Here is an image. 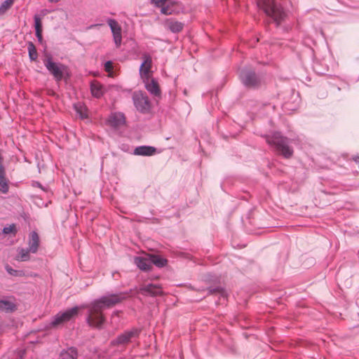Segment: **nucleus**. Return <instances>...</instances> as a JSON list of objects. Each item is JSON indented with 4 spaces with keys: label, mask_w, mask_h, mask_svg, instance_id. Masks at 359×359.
I'll list each match as a JSON object with an SVG mask.
<instances>
[{
    "label": "nucleus",
    "mask_w": 359,
    "mask_h": 359,
    "mask_svg": "<svg viewBox=\"0 0 359 359\" xmlns=\"http://www.w3.org/2000/svg\"><path fill=\"white\" fill-rule=\"evenodd\" d=\"M126 295L123 293L111 294L102 297L91 302L86 308L89 309L88 323L90 326L100 327L104 323L105 318L102 311L109 309L125 299Z\"/></svg>",
    "instance_id": "f257e3e1"
},
{
    "label": "nucleus",
    "mask_w": 359,
    "mask_h": 359,
    "mask_svg": "<svg viewBox=\"0 0 359 359\" xmlns=\"http://www.w3.org/2000/svg\"><path fill=\"white\" fill-rule=\"evenodd\" d=\"M79 308L74 307L64 312L58 313L57 315H55L53 320L51 322V327H56L64 324L65 323L69 321L72 318L77 316Z\"/></svg>",
    "instance_id": "39448f33"
},
{
    "label": "nucleus",
    "mask_w": 359,
    "mask_h": 359,
    "mask_svg": "<svg viewBox=\"0 0 359 359\" xmlns=\"http://www.w3.org/2000/svg\"><path fill=\"white\" fill-rule=\"evenodd\" d=\"M135 263L138 268L143 271L150 270L151 268L150 257L147 256L145 257H137L135 258Z\"/></svg>",
    "instance_id": "f8f14e48"
},
{
    "label": "nucleus",
    "mask_w": 359,
    "mask_h": 359,
    "mask_svg": "<svg viewBox=\"0 0 359 359\" xmlns=\"http://www.w3.org/2000/svg\"><path fill=\"white\" fill-rule=\"evenodd\" d=\"M34 25L36 29V36L38 39L41 41H42V23L41 18L39 15H36L34 16Z\"/></svg>",
    "instance_id": "aec40b11"
},
{
    "label": "nucleus",
    "mask_w": 359,
    "mask_h": 359,
    "mask_svg": "<svg viewBox=\"0 0 359 359\" xmlns=\"http://www.w3.org/2000/svg\"><path fill=\"white\" fill-rule=\"evenodd\" d=\"M107 23L111 30L116 47L119 48L122 41L121 27L114 19H109Z\"/></svg>",
    "instance_id": "0eeeda50"
},
{
    "label": "nucleus",
    "mask_w": 359,
    "mask_h": 359,
    "mask_svg": "<svg viewBox=\"0 0 359 359\" xmlns=\"http://www.w3.org/2000/svg\"><path fill=\"white\" fill-rule=\"evenodd\" d=\"M50 2H58L60 0H48Z\"/></svg>",
    "instance_id": "473e14b6"
},
{
    "label": "nucleus",
    "mask_w": 359,
    "mask_h": 359,
    "mask_svg": "<svg viewBox=\"0 0 359 359\" xmlns=\"http://www.w3.org/2000/svg\"><path fill=\"white\" fill-rule=\"evenodd\" d=\"M165 25L170 29L172 32H180L183 28V24L175 21L172 19H169L165 22Z\"/></svg>",
    "instance_id": "a211bd4d"
},
{
    "label": "nucleus",
    "mask_w": 359,
    "mask_h": 359,
    "mask_svg": "<svg viewBox=\"0 0 359 359\" xmlns=\"http://www.w3.org/2000/svg\"><path fill=\"white\" fill-rule=\"evenodd\" d=\"M14 0H6L0 6V14L5 13L13 4Z\"/></svg>",
    "instance_id": "bb28decb"
},
{
    "label": "nucleus",
    "mask_w": 359,
    "mask_h": 359,
    "mask_svg": "<svg viewBox=\"0 0 359 359\" xmlns=\"http://www.w3.org/2000/svg\"><path fill=\"white\" fill-rule=\"evenodd\" d=\"M140 292L144 295L158 296L162 294V289L160 285L149 284L142 285L140 288Z\"/></svg>",
    "instance_id": "1a4fd4ad"
},
{
    "label": "nucleus",
    "mask_w": 359,
    "mask_h": 359,
    "mask_svg": "<svg viewBox=\"0 0 359 359\" xmlns=\"http://www.w3.org/2000/svg\"><path fill=\"white\" fill-rule=\"evenodd\" d=\"M28 52H29V56L31 60H36L38 57L37 51L36 49L35 46L33 44V43L29 42L28 43Z\"/></svg>",
    "instance_id": "a878e982"
},
{
    "label": "nucleus",
    "mask_w": 359,
    "mask_h": 359,
    "mask_svg": "<svg viewBox=\"0 0 359 359\" xmlns=\"http://www.w3.org/2000/svg\"><path fill=\"white\" fill-rule=\"evenodd\" d=\"M76 357L77 353L76 350L73 348H71L67 351L62 352L60 359H76Z\"/></svg>",
    "instance_id": "5701e85b"
},
{
    "label": "nucleus",
    "mask_w": 359,
    "mask_h": 359,
    "mask_svg": "<svg viewBox=\"0 0 359 359\" xmlns=\"http://www.w3.org/2000/svg\"><path fill=\"white\" fill-rule=\"evenodd\" d=\"M113 69V64L111 61H108L104 64V69L107 72H110Z\"/></svg>",
    "instance_id": "7c9ffc66"
},
{
    "label": "nucleus",
    "mask_w": 359,
    "mask_h": 359,
    "mask_svg": "<svg viewBox=\"0 0 359 359\" xmlns=\"http://www.w3.org/2000/svg\"><path fill=\"white\" fill-rule=\"evenodd\" d=\"M39 246V237L36 232L32 231L29 234V251L32 253H36Z\"/></svg>",
    "instance_id": "ddd939ff"
},
{
    "label": "nucleus",
    "mask_w": 359,
    "mask_h": 359,
    "mask_svg": "<svg viewBox=\"0 0 359 359\" xmlns=\"http://www.w3.org/2000/svg\"><path fill=\"white\" fill-rule=\"evenodd\" d=\"M90 90L92 95L95 97H100L103 94L102 85L97 81L91 83Z\"/></svg>",
    "instance_id": "6ab92c4d"
},
{
    "label": "nucleus",
    "mask_w": 359,
    "mask_h": 359,
    "mask_svg": "<svg viewBox=\"0 0 359 359\" xmlns=\"http://www.w3.org/2000/svg\"><path fill=\"white\" fill-rule=\"evenodd\" d=\"M266 142L276 147L284 157L290 158L293 154V150L288 146L287 139L282 137L278 133L266 137Z\"/></svg>",
    "instance_id": "7ed1b4c3"
},
{
    "label": "nucleus",
    "mask_w": 359,
    "mask_h": 359,
    "mask_svg": "<svg viewBox=\"0 0 359 359\" xmlns=\"http://www.w3.org/2000/svg\"><path fill=\"white\" fill-rule=\"evenodd\" d=\"M137 334L136 330L126 332L116 339V344H124L130 341V339Z\"/></svg>",
    "instance_id": "dca6fc26"
},
{
    "label": "nucleus",
    "mask_w": 359,
    "mask_h": 359,
    "mask_svg": "<svg viewBox=\"0 0 359 359\" xmlns=\"http://www.w3.org/2000/svg\"><path fill=\"white\" fill-rule=\"evenodd\" d=\"M6 271L10 273V274H13V273L15 271L13 269H12L10 266H7L6 267Z\"/></svg>",
    "instance_id": "2f4dec72"
},
{
    "label": "nucleus",
    "mask_w": 359,
    "mask_h": 359,
    "mask_svg": "<svg viewBox=\"0 0 359 359\" xmlns=\"http://www.w3.org/2000/svg\"><path fill=\"white\" fill-rule=\"evenodd\" d=\"M258 7L263 10L266 15L271 18L275 22L279 25L285 18L286 15L283 8L276 4L274 0H258Z\"/></svg>",
    "instance_id": "f03ea898"
},
{
    "label": "nucleus",
    "mask_w": 359,
    "mask_h": 359,
    "mask_svg": "<svg viewBox=\"0 0 359 359\" xmlns=\"http://www.w3.org/2000/svg\"><path fill=\"white\" fill-rule=\"evenodd\" d=\"M156 149L149 146H141L135 149V154L140 156H152L156 153Z\"/></svg>",
    "instance_id": "2eb2a0df"
},
{
    "label": "nucleus",
    "mask_w": 359,
    "mask_h": 359,
    "mask_svg": "<svg viewBox=\"0 0 359 359\" xmlns=\"http://www.w3.org/2000/svg\"><path fill=\"white\" fill-rule=\"evenodd\" d=\"M15 309V305L6 300H0V309L5 311H13Z\"/></svg>",
    "instance_id": "393cba45"
},
{
    "label": "nucleus",
    "mask_w": 359,
    "mask_h": 359,
    "mask_svg": "<svg viewBox=\"0 0 359 359\" xmlns=\"http://www.w3.org/2000/svg\"><path fill=\"white\" fill-rule=\"evenodd\" d=\"M146 89L152 95L155 96H159L161 95V90L159 85L156 81L153 79H150L144 81Z\"/></svg>",
    "instance_id": "9b49d317"
},
{
    "label": "nucleus",
    "mask_w": 359,
    "mask_h": 359,
    "mask_svg": "<svg viewBox=\"0 0 359 359\" xmlns=\"http://www.w3.org/2000/svg\"><path fill=\"white\" fill-rule=\"evenodd\" d=\"M74 109L81 118H86L88 117L87 108L81 103L74 104Z\"/></svg>",
    "instance_id": "4be33fe9"
},
{
    "label": "nucleus",
    "mask_w": 359,
    "mask_h": 359,
    "mask_svg": "<svg viewBox=\"0 0 359 359\" xmlns=\"http://www.w3.org/2000/svg\"><path fill=\"white\" fill-rule=\"evenodd\" d=\"M29 252H31L29 251V249H27V250H25L23 248L20 249L19 250L18 255L17 257V260L20 261V262H25V261L29 260L30 258Z\"/></svg>",
    "instance_id": "b1692460"
},
{
    "label": "nucleus",
    "mask_w": 359,
    "mask_h": 359,
    "mask_svg": "<svg viewBox=\"0 0 359 359\" xmlns=\"http://www.w3.org/2000/svg\"><path fill=\"white\" fill-rule=\"evenodd\" d=\"M3 233L5 234L13 233H16V226L15 224H11L8 226H6L3 229Z\"/></svg>",
    "instance_id": "cd10ccee"
},
{
    "label": "nucleus",
    "mask_w": 359,
    "mask_h": 359,
    "mask_svg": "<svg viewBox=\"0 0 359 359\" xmlns=\"http://www.w3.org/2000/svg\"><path fill=\"white\" fill-rule=\"evenodd\" d=\"M9 190V180L6 177V171L0 172V191L2 194H7Z\"/></svg>",
    "instance_id": "f3484780"
},
{
    "label": "nucleus",
    "mask_w": 359,
    "mask_h": 359,
    "mask_svg": "<svg viewBox=\"0 0 359 359\" xmlns=\"http://www.w3.org/2000/svg\"><path fill=\"white\" fill-rule=\"evenodd\" d=\"M151 3L154 4L156 7H162L165 5L167 3L173 4V3L170 2V0H151Z\"/></svg>",
    "instance_id": "c85d7f7f"
},
{
    "label": "nucleus",
    "mask_w": 359,
    "mask_h": 359,
    "mask_svg": "<svg viewBox=\"0 0 359 359\" xmlns=\"http://www.w3.org/2000/svg\"><path fill=\"white\" fill-rule=\"evenodd\" d=\"M45 66L57 81H60L62 79L65 69L64 66L53 62L50 59L45 62Z\"/></svg>",
    "instance_id": "6e6552de"
},
{
    "label": "nucleus",
    "mask_w": 359,
    "mask_h": 359,
    "mask_svg": "<svg viewBox=\"0 0 359 359\" xmlns=\"http://www.w3.org/2000/svg\"><path fill=\"white\" fill-rule=\"evenodd\" d=\"M241 79L244 85L248 87H255L259 84L258 79L252 72L242 73Z\"/></svg>",
    "instance_id": "9d476101"
},
{
    "label": "nucleus",
    "mask_w": 359,
    "mask_h": 359,
    "mask_svg": "<svg viewBox=\"0 0 359 359\" xmlns=\"http://www.w3.org/2000/svg\"><path fill=\"white\" fill-rule=\"evenodd\" d=\"M151 264H155L156 266L162 267L166 265L167 260L158 255H149Z\"/></svg>",
    "instance_id": "412c9836"
},
{
    "label": "nucleus",
    "mask_w": 359,
    "mask_h": 359,
    "mask_svg": "<svg viewBox=\"0 0 359 359\" xmlns=\"http://www.w3.org/2000/svg\"><path fill=\"white\" fill-rule=\"evenodd\" d=\"M144 62L140 66V74L142 79L144 81L151 79L152 72L151 70L152 65L151 57L148 54L143 55Z\"/></svg>",
    "instance_id": "423d86ee"
},
{
    "label": "nucleus",
    "mask_w": 359,
    "mask_h": 359,
    "mask_svg": "<svg viewBox=\"0 0 359 359\" xmlns=\"http://www.w3.org/2000/svg\"><path fill=\"white\" fill-rule=\"evenodd\" d=\"M133 100L136 109L142 112L147 113L151 109V103L148 97L142 92H135L133 95Z\"/></svg>",
    "instance_id": "20e7f679"
},
{
    "label": "nucleus",
    "mask_w": 359,
    "mask_h": 359,
    "mask_svg": "<svg viewBox=\"0 0 359 359\" xmlns=\"http://www.w3.org/2000/svg\"><path fill=\"white\" fill-rule=\"evenodd\" d=\"M161 8V11L164 15H170L172 14V11H170L168 6H163L162 7H160Z\"/></svg>",
    "instance_id": "c756f323"
},
{
    "label": "nucleus",
    "mask_w": 359,
    "mask_h": 359,
    "mask_svg": "<svg viewBox=\"0 0 359 359\" xmlns=\"http://www.w3.org/2000/svg\"><path fill=\"white\" fill-rule=\"evenodd\" d=\"M109 122L112 126L118 127L125 123V116L121 113H115L110 116Z\"/></svg>",
    "instance_id": "4468645a"
}]
</instances>
